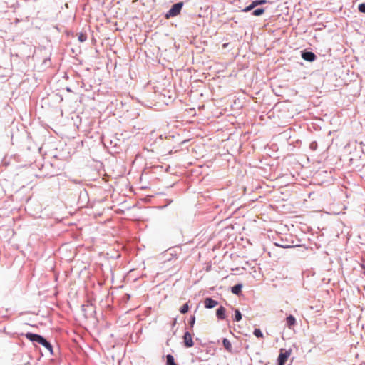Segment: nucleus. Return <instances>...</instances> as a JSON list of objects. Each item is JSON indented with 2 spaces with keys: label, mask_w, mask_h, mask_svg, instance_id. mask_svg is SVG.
<instances>
[{
  "label": "nucleus",
  "mask_w": 365,
  "mask_h": 365,
  "mask_svg": "<svg viewBox=\"0 0 365 365\" xmlns=\"http://www.w3.org/2000/svg\"><path fill=\"white\" fill-rule=\"evenodd\" d=\"M26 337L29 339L30 341L33 342H36L39 344H41L43 346H44L46 349L51 351H52V346L49 342H48L43 337L38 334H32V333H27L26 334Z\"/></svg>",
  "instance_id": "f257e3e1"
},
{
  "label": "nucleus",
  "mask_w": 365,
  "mask_h": 365,
  "mask_svg": "<svg viewBox=\"0 0 365 365\" xmlns=\"http://www.w3.org/2000/svg\"><path fill=\"white\" fill-rule=\"evenodd\" d=\"M182 6L183 2H178L173 5L171 9L166 14L165 18L169 19L170 17H173L178 15L180 13Z\"/></svg>",
  "instance_id": "f03ea898"
},
{
  "label": "nucleus",
  "mask_w": 365,
  "mask_h": 365,
  "mask_svg": "<svg viewBox=\"0 0 365 365\" xmlns=\"http://www.w3.org/2000/svg\"><path fill=\"white\" fill-rule=\"evenodd\" d=\"M291 354L292 349L285 350L284 349H281L278 356V365H284Z\"/></svg>",
  "instance_id": "7ed1b4c3"
},
{
  "label": "nucleus",
  "mask_w": 365,
  "mask_h": 365,
  "mask_svg": "<svg viewBox=\"0 0 365 365\" xmlns=\"http://www.w3.org/2000/svg\"><path fill=\"white\" fill-rule=\"evenodd\" d=\"M183 342L185 346L187 348L192 347L194 345L192 336L190 332L187 331L185 333L183 336Z\"/></svg>",
  "instance_id": "20e7f679"
},
{
  "label": "nucleus",
  "mask_w": 365,
  "mask_h": 365,
  "mask_svg": "<svg viewBox=\"0 0 365 365\" xmlns=\"http://www.w3.org/2000/svg\"><path fill=\"white\" fill-rule=\"evenodd\" d=\"M267 2V0H255V1H253L252 2V4L250 5H249L248 6L245 7L242 10V11L248 12V11H251L252 9H254L255 7H256L257 6L261 5V4H264Z\"/></svg>",
  "instance_id": "39448f33"
},
{
  "label": "nucleus",
  "mask_w": 365,
  "mask_h": 365,
  "mask_svg": "<svg viewBox=\"0 0 365 365\" xmlns=\"http://www.w3.org/2000/svg\"><path fill=\"white\" fill-rule=\"evenodd\" d=\"M302 57L304 60L309 62H312L316 59L315 54L310 51L303 52L302 54Z\"/></svg>",
  "instance_id": "423d86ee"
},
{
  "label": "nucleus",
  "mask_w": 365,
  "mask_h": 365,
  "mask_svg": "<svg viewBox=\"0 0 365 365\" xmlns=\"http://www.w3.org/2000/svg\"><path fill=\"white\" fill-rule=\"evenodd\" d=\"M217 305V302L211 299L206 298L205 300V307L208 309H211Z\"/></svg>",
  "instance_id": "0eeeda50"
},
{
  "label": "nucleus",
  "mask_w": 365,
  "mask_h": 365,
  "mask_svg": "<svg viewBox=\"0 0 365 365\" xmlns=\"http://www.w3.org/2000/svg\"><path fill=\"white\" fill-rule=\"evenodd\" d=\"M286 322L288 328L291 329L296 324V319L294 316L289 315L286 318Z\"/></svg>",
  "instance_id": "6e6552de"
},
{
  "label": "nucleus",
  "mask_w": 365,
  "mask_h": 365,
  "mask_svg": "<svg viewBox=\"0 0 365 365\" xmlns=\"http://www.w3.org/2000/svg\"><path fill=\"white\" fill-rule=\"evenodd\" d=\"M217 317L220 319H224L225 318V309L221 306L220 307L216 312Z\"/></svg>",
  "instance_id": "1a4fd4ad"
},
{
  "label": "nucleus",
  "mask_w": 365,
  "mask_h": 365,
  "mask_svg": "<svg viewBox=\"0 0 365 365\" xmlns=\"http://www.w3.org/2000/svg\"><path fill=\"white\" fill-rule=\"evenodd\" d=\"M222 344H223V346H224L225 349L227 351L232 352V344H231V342L228 339H224L223 341H222Z\"/></svg>",
  "instance_id": "9d476101"
},
{
  "label": "nucleus",
  "mask_w": 365,
  "mask_h": 365,
  "mask_svg": "<svg viewBox=\"0 0 365 365\" xmlns=\"http://www.w3.org/2000/svg\"><path fill=\"white\" fill-rule=\"evenodd\" d=\"M242 287V284H236L232 287V292L235 294L238 295L241 293Z\"/></svg>",
  "instance_id": "9b49d317"
},
{
  "label": "nucleus",
  "mask_w": 365,
  "mask_h": 365,
  "mask_svg": "<svg viewBox=\"0 0 365 365\" xmlns=\"http://www.w3.org/2000/svg\"><path fill=\"white\" fill-rule=\"evenodd\" d=\"M166 359H167V365H178L175 362L174 357L172 355H170V354L167 355Z\"/></svg>",
  "instance_id": "f8f14e48"
},
{
  "label": "nucleus",
  "mask_w": 365,
  "mask_h": 365,
  "mask_svg": "<svg viewBox=\"0 0 365 365\" xmlns=\"http://www.w3.org/2000/svg\"><path fill=\"white\" fill-rule=\"evenodd\" d=\"M78 39L80 42H84L87 39V35L84 33H79L78 34Z\"/></svg>",
  "instance_id": "ddd939ff"
},
{
  "label": "nucleus",
  "mask_w": 365,
  "mask_h": 365,
  "mask_svg": "<svg viewBox=\"0 0 365 365\" xmlns=\"http://www.w3.org/2000/svg\"><path fill=\"white\" fill-rule=\"evenodd\" d=\"M254 335L257 338H263L264 335L259 329H255L253 332Z\"/></svg>",
  "instance_id": "4468645a"
},
{
  "label": "nucleus",
  "mask_w": 365,
  "mask_h": 365,
  "mask_svg": "<svg viewBox=\"0 0 365 365\" xmlns=\"http://www.w3.org/2000/svg\"><path fill=\"white\" fill-rule=\"evenodd\" d=\"M242 319V314L238 309L235 311V320L239 322Z\"/></svg>",
  "instance_id": "2eb2a0df"
},
{
  "label": "nucleus",
  "mask_w": 365,
  "mask_h": 365,
  "mask_svg": "<svg viewBox=\"0 0 365 365\" xmlns=\"http://www.w3.org/2000/svg\"><path fill=\"white\" fill-rule=\"evenodd\" d=\"M264 13V9L261 8V9H255L252 14L254 16H260V15L263 14Z\"/></svg>",
  "instance_id": "dca6fc26"
},
{
  "label": "nucleus",
  "mask_w": 365,
  "mask_h": 365,
  "mask_svg": "<svg viewBox=\"0 0 365 365\" xmlns=\"http://www.w3.org/2000/svg\"><path fill=\"white\" fill-rule=\"evenodd\" d=\"M189 310V305L187 303L185 304L180 309V312L182 313V314H185L188 312Z\"/></svg>",
  "instance_id": "f3484780"
},
{
  "label": "nucleus",
  "mask_w": 365,
  "mask_h": 365,
  "mask_svg": "<svg viewBox=\"0 0 365 365\" xmlns=\"http://www.w3.org/2000/svg\"><path fill=\"white\" fill-rule=\"evenodd\" d=\"M358 9L360 12L365 13V4H359Z\"/></svg>",
  "instance_id": "a211bd4d"
},
{
  "label": "nucleus",
  "mask_w": 365,
  "mask_h": 365,
  "mask_svg": "<svg viewBox=\"0 0 365 365\" xmlns=\"http://www.w3.org/2000/svg\"><path fill=\"white\" fill-rule=\"evenodd\" d=\"M195 317H192L191 318V319H190V322L191 327H192V326H193V324H194V323H195Z\"/></svg>",
  "instance_id": "6ab92c4d"
}]
</instances>
